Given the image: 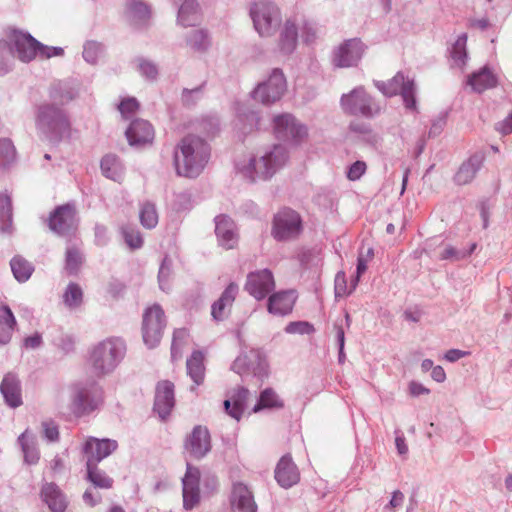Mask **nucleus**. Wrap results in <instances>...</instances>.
Returning <instances> with one entry per match:
<instances>
[{
	"label": "nucleus",
	"mask_w": 512,
	"mask_h": 512,
	"mask_svg": "<svg viewBox=\"0 0 512 512\" xmlns=\"http://www.w3.org/2000/svg\"><path fill=\"white\" fill-rule=\"evenodd\" d=\"M238 290V285L231 282L222 292L219 299L212 304L211 315L214 320L222 321L227 317L228 312L236 299Z\"/></svg>",
	"instance_id": "nucleus-27"
},
{
	"label": "nucleus",
	"mask_w": 512,
	"mask_h": 512,
	"mask_svg": "<svg viewBox=\"0 0 512 512\" xmlns=\"http://www.w3.org/2000/svg\"><path fill=\"white\" fill-rule=\"evenodd\" d=\"M294 302L292 291L277 292L270 295L267 308L271 314L284 316L292 311Z\"/></svg>",
	"instance_id": "nucleus-32"
},
{
	"label": "nucleus",
	"mask_w": 512,
	"mask_h": 512,
	"mask_svg": "<svg viewBox=\"0 0 512 512\" xmlns=\"http://www.w3.org/2000/svg\"><path fill=\"white\" fill-rule=\"evenodd\" d=\"M176 4L181 3L177 21L184 27L194 26L200 21V10L197 0H174Z\"/></svg>",
	"instance_id": "nucleus-33"
},
{
	"label": "nucleus",
	"mask_w": 512,
	"mask_h": 512,
	"mask_svg": "<svg viewBox=\"0 0 512 512\" xmlns=\"http://www.w3.org/2000/svg\"><path fill=\"white\" fill-rule=\"evenodd\" d=\"M166 326L165 314L160 305L154 304L143 314L142 336L149 348H154L161 340Z\"/></svg>",
	"instance_id": "nucleus-10"
},
{
	"label": "nucleus",
	"mask_w": 512,
	"mask_h": 512,
	"mask_svg": "<svg viewBox=\"0 0 512 512\" xmlns=\"http://www.w3.org/2000/svg\"><path fill=\"white\" fill-rule=\"evenodd\" d=\"M467 35L461 34L452 46L451 57L455 64L462 67L466 64L468 54L466 50Z\"/></svg>",
	"instance_id": "nucleus-49"
},
{
	"label": "nucleus",
	"mask_w": 512,
	"mask_h": 512,
	"mask_svg": "<svg viewBox=\"0 0 512 512\" xmlns=\"http://www.w3.org/2000/svg\"><path fill=\"white\" fill-rule=\"evenodd\" d=\"M131 146H142L151 143L154 139L152 125L143 119L134 120L125 132Z\"/></svg>",
	"instance_id": "nucleus-25"
},
{
	"label": "nucleus",
	"mask_w": 512,
	"mask_h": 512,
	"mask_svg": "<svg viewBox=\"0 0 512 512\" xmlns=\"http://www.w3.org/2000/svg\"><path fill=\"white\" fill-rule=\"evenodd\" d=\"M367 169L364 161H355L348 169L347 178L351 181H356L361 178Z\"/></svg>",
	"instance_id": "nucleus-61"
},
{
	"label": "nucleus",
	"mask_w": 512,
	"mask_h": 512,
	"mask_svg": "<svg viewBox=\"0 0 512 512\" xmlns=\"http://www.w3.org/2000/svg\"><path fill=\"white\" fill-rule=\"evenodd\" d=\"M12 224V202L8 195H0V229L9 232Z\"/></svg>",
	"instance_id": "nucleus-48"
},
{
	"label": "nucleus",
	"mask_w": 512,
	"mask_h": 512,
	"mask_svg": "<svg viewBox=\"0 0 512 512\" xmlns=\"http://www.w3.org/2000/svg\"><path fill=\"white\" fill-rule=\"evenodd\" d=\"M275 479L283 488H290L297 484L300 473L290 455H284L275 468Z\"/></svg>",
	"instance_id": "nucleus-24"
},
{
	"label": "nucleus",
	"mask_w": 512,
	"mask_h": 512,
	"mask_svg": "<svg viewBox=\"0 0 512 512\" xmlns=\"http://www.w3.org/2000/svg\"><path fill=\"white\" fill-rule=\"evenodd\" d=\"M118 447L117 441L112 439L89 438L83 447L87 465L98 464L101 460L112 454Z\"/></svg>",
	"instance_id": "nucleus-20"
},
{
	"label": "nucleus",
	"mask_w": 512,
	"mask_h": 512,
	"mask_svg": "<svg viewBox=\"0 0 512 512\" xmlns=\"http://www.w3.org/2000/svg\"><path fill=\"white\" fill-rule=\"evenodd\" d=\"M351 132L360 134L363 139L372 145H376L379 141V137L373 132L371 126L367 123L360 121H352L349 125Z\"/></svg>",
	"instance_id": "nucleus-51"
},
{
	"label": "nucleus",
	"mask_w": 512,
	"mask_h": 512,
	"mask_svg": "<svg viewBox=\"0 0 512 512\" xmlns=\"http://www.w3.org/2000/svg\"><path fill=\"white\" fill-rule=\"evenodd\" d=\"M175 404L174 384L168 380L157 384L153 410L161 420H166Z\"/></svg>",
	"instance_id": "nucleus-21"
},
{
	"label": "nucleus",
	"mask_w": 512,
	"mask_h": 512,
	"mask_svg": "<svg viewBox=\"0 0 512 512\" xmlns=\"http://www.w3.org/2000/svg\"><path fill=\"white\" fill-rule=\"evenodd\" d=\"M35 124L37 130L50 141H59L70 129L66 112L51 103L37 107Z\"/></svg>",
	"instance_id": "nucleus-4"
},
{
	"label": "nucleus",
	"mask_w": 512,
	"mask_h": 512,
	"mask_svg": "<svg viewBox=\"0 0 512 512\" xmlns=\"http://www.w3.org/2000/svg\"><path fill=\"white\" fill-rule=\"evenodd\" d=\"M284 331L288 334L310 335L315 329L308 321H293L286 325Z\"/></svg>",
	"instance_id": "nucleus-57"
},
{
	"label": "nucleus",
	"mask_w": 512,
	"mask_h": 512,
	"mask_svg": "<svg viewBox=\"0 0 512 512\" xmlns=\"http://www.w3.org/2000/svg\"><path fill=\"white\" fill-rule=\"evenodd\" d=\"M286 79L281 69L272 70L267 81L260 83L252 93L253 98L269 105L278 101L286 90Z\"/></svg>",
	"instance_id": "nucleus-13"
},
{
	"label": "nucleus",
	"mask_w": 512,
	"mask_h": 512,
	"mask_svg": "<svg viewBox=\"0 0 512 512\" xmlns=\"http://www.w3.org/2000/svg\"><path fill=\"white\" fill-rule=\"evenodd\" d=\"M215 234L219 244L226 249H233L238 243L236 225L226 215H219L215 218Z\"/></svg>",
	"instance_id": "nucleus-22"
},
{
	"label": "nucleus",
	"mask_w": 512,
	"mask_h": 512,
	"mask_svg": "<svg viewBox=\"0 0 512 512\" xmlns=\"http://www.w3.org/2000/svg\"><path fill=\"white\" fill-rule=\"evenodd\" d=\"M87 479L96 488L109 489L113 485V479L109 477L104 471L98 468V464L87 465Z\"/></svg>",
	"instance_id": "nucleus-41"
},
{
	"label": "nucleus",
	"mask_w": 512,
	"mask_h": 512,
	"mask_svg": "<svg viewBox=\"0 0 512 512\" xmlns=\"http://www.w3.org/2000/svg\"><path fill=\"white\" fill-rule=\"evenodd\" d=\"M63 302L69 309L80 307L83 302L82 288L77 283H69L63 294Z\"/></svg>",
	"instance_id": "nucleus-47"
},
{
	"label": "nucleus",
	"mask_w": 512,
	"mask_h": 512,
	"mask_svg": "<svg viewBox=\"0 0 512 512\" xmlns=\"http://www.w3.org/2000/svg\"><path fill=\"white\" fill-rule=\"evenodd\" d=\"M258 124L259 116L256 112L249 109L239 112L236 126L243 135L252 132Z\"/></svg>",
	"instance_id": "nucleus-43"
},
{
	"label": "nucleus",
	"mask_w": 512,
	"mask_h": 512,
	"mask_svg": "<svg viewBox=\"0 0 512 512\" xmlns=\"http://www.w3.org/2000/svg\"><path fill=\"white\" fill-rule=\"evenodd\" d=\"M298 24L299 30H301L302 40L306 44L313 43L316 40L318 34L316 24L306 19H301Z\"/></svg>",
	"instance_id": "nucleus-55"
},
{
	"label": "nucleus",
	"mask_w": 512,
	"mask_h": 512,
	"mask_svg": "<svg viewBox=\"0 0 512 512\" xmlns=\"http://www.w3.org/2000/svg\"><path fill=\"white\" fill-rule=\"evenodd\" d=\"M127 8L129 18L136 26L145 25L151 17L149 6L141 1L130 0L127 3Z\"/></svg>",
	"instance_id": "nucleus-36"
},
{
	"label": "nucleus",
	"mask_w": 512,
	"mask_h": 512,
	"mask_svg": "<svg viewBox=\"0 0 512 512\" xmlns=\"http://www.w3.org/2000/svg\"><path fill=\"white\" fill-rule=\"evenodd\" d=\"M103 403V389L95 381H87L75 385L71 409L75 416L88 415Z\"/></svg>",
	"instance_id": "nucleus-5"
},
{
	"label": "nucleus",
	"mask_w": 512,
	"mask_h": 512,
	"mask_svg": "<svg viewBox=\"0 0 512 512\" xmlns=\"http://www.w3.org/2000/svg\"><path fill=\"white\" fill-rule=\"evenodd\" d=\"M287 159V149L281 144H276L259 158H251L241 173L251 182L267 180L285 165Z\"/></svg>",
	"instance_id": "nucleus-3"
},
{
	"label": "nucleus",
	"mask_w": 512,
	"mask_h": 512,
	"mask_svg": "<svg viewBox=\"0 0 512 512\" xmlns=\"http://www.w3.org/2000/svg\"><path fill=\"white\" fill-rule=\"evenodd\" d=\"M248 396L249 390L244 387H239L232 395L231 400L226 399L224 401V408L226 413L239 421L244 412Z\"/></svg>",
	"instance_id": "nucleus-34"
},
{
	"label": "nucleus",
	"mask_w": 512,
	"mask_h": 512,
	"mask_svg": "<svg viewBox=\"0 0 512 512\" xmlns=\"http://www.w3.org/2000/svg\"><path fill=\"white\" fill-rule=\"evenodd\" d=\"M203 360L202 352L194 351L186 362L187 373L196 385H200L204 380L205 367Z\"/></svg>",
	"instance_id": "nucleus-37"
},
{
	"label": "nucleus",
	"mask_w": 512,
	"mask_h": 512,
	"mask_svg": "<svg viewBox=\"0 0 512 512\" xmlns=\"http://www.w3.org/2000/svg\"><path fill=\"white\" fill-rule=\"evenodd\" d=\"M274 131L278 139L300 142L307 136V128L292 114L284 113L274 117Z\"/></svg>",
	"instance_id": "nucleus-14"
},
{
	"label": "nucleus",
	"mask_w": 512,
	"mask_h": 512,
	"mask_svg": "<svg viewBox=\"0 0 512 512\" xmlns=\"http://www.w3.org/2000/svg\"><path fill=\"white\" fill-rule=\"evenodd\" d=\"M231 369L241 376L253 375L259 379L268 376V363L259 349L242 352L233 362Z\"/></svg>",
	"instance_id": "nucleus-9"
},
{
	"label": "nucleus",
	"mask_w": 512,
	"mask_h": 512,
	"mask_svg": "<svg viewBox=\"0 0 512 512\" xmlns=\"http://www.w3.org/2000/svg\"><path fill=\"white\" fill-rule=\"evenodd\" d=\"M10 266L15 279L20 283L26 282L34 271L32 263L20 255L14 256L11 259Z\"/></svg>",
	"instance_id": "nucleus-38"
},
{
	"label": "nucleus",
	"mask_w": 512,
	"mask_h": 512,
	"mask_svg": "<svg viewBox=\"0 0 512 512\" xmlns=\"http://www.w3.org/2000/svg\"><path fill=\"white\" fill-rule=\"evenodd\" d=\"M18 442L21 445L25 462L30 465L36 464L39 460V451L34 441L28 439L27 430L18 437Z\"/></svg>",
	"instance_id": "nucleus-46"
},
{
	"label": "nucleus",
	"mask_w": 512,
	"mask_h": 512,
	"mask_svg": "<svg viewBox=\"0 0 512 512\" xmlns=\"http://www.w3.org/2000/svg\"><path fill=\"white\" fill-rule=\"evenodd\" d=\"M139 107V103L135 98H127L121 101L119 110L123 115L134 113Z\"/></svg>",
	"instance_id": "nucleus-63"
},
{
	"label": "nucleus",
	"mask_w": 512,
	"mask_h": 512,
	"mask_svg": "<svg viewBox=\"0 0 512 512\" xmlns=\"http://www.w3.org/2000/svg\"><path fill=\"white\" fill-rule=\"evenodd\" d=\"M126 354V345L121 338L111 337L98 343L91 351L90 363L93 373L106 376L112 373Z\"/></svg>",
	"instance_id": "nucleus-2"
},
{
	"label": "nucleus",
	"mask_w": 512,
	"mask_h": 512,
	"mask_svg": "<svg viewBox=\"0 0 512 512\" xmlns=\"http://www.w3.org/2000/svg\"><path fill=\"white\" fill-rule=\"evenodd\" d=\"M465 254L463 253V250H458L454 248L453 246H447L441 253L440 258L442 260H452V261H459L462 259H465Z\"/></svg>",
	"instance_id": "nucleus-62"
},
{
	"label": "nucleus",
	"mask_w": 512,
	"mask_h": 512,
	"mask_svg": "<svg viewBox=\"0 0 512 512\" xmlns=\"http://www.w3.org/2000/svg\"><path fill=\"white\" fill-rule=\"evenodd\" d=\"M11 40L15 48V53L19 60L22 62H30L37 55L40 54V50H47V46L36 40L29 33H23L21 31H14Z\"/></svg>",
	"instance_id": "nucleus-16"
},
{
	"label": "nucleus",
	"mask_w": 512,
	"mask_h": 512,
	"mask_svg": "<svg viewBox=\"0 0 512 512\" xmlns=\"http://www.w3.org/2000/svg\"><path fill=\"white\" fill-rule=\"evenodd\" d=\"M76 94L77 92L71 86L63 82L53 84L49 92L50 98L61 105L72 101Z\"/></svg>",
	"instance_id": "nucleus-40"
},
{
	"label": "nucleus",
	"mask_w": 512,
	"mask_h": 512,
	"mask_svg": "<svg viewBox=\"0 0 512 512\" xmlns=\"http://www.w3.org/2000/svg\"><path fill=\"white\" fill-rule=\"evenodd\" d=\"M79 219L76 206L73 203H66L57 206L49 215V229L61 237H71L78 229Z\"/></svg>",
	"instance_id": "nucleus-8"
},
{
	"label": "nucleus",
	"mask_w": 512,
	"mask_h": 512,
	"mask_svg": "<svg viewBox=\"0 0 512 512\" xmlns=\"http://www.w3.org/2000/svg\"><path fill=\"white\" fill-rule=\"evenodd\" d=\"M3 310L5 315L0 316V344H7L11 340L16 320L8 306H4Z\"/></svg>",
	"instance_id": "nucleus-45"
},
{
	"label": "nucleus",
	"mask_w": 512,
	"mask_h": 512,
	"mask_svg": "<svg viewBox=\"0 0 512 512\" xmlns=\"http://www.w3.org/2000/svg\"><path fill=\"white\" fill-rule=\"evenodd\" d=\"M299 33V24L296 19H287L280 30L278 39V49L283 55H289L294 52L297 46Z\"/></svg>",
	"instance_id": "nucleus-28"
},
{
	"label": "nucleus",
	"mask_w": 512,
	"mask_h": 512,
	"mask_svg": "<svg viewBox=\"0 0 512 512\" xmlns=\"http://www.w3.org/2000/svg\"><path fill=\"white\" fill-rule=\"evenodd\" d=\"M187 45L195 52L203 53L210 47L209 34L204 29L192 30L186 37Z\"/></svg>",
	"instance_id": "nucleus-39"
},
{
	"label": "nucleus",
	"mask_w": 512,
	"mask_h": 512,
	"mask_svg": "<svg viewBox=\"0 0 512 512\" xmlns=\"http://www.w3.org/2000/svg\"><path fill=\"white\" fill-rule=\"evenodd\" d=\"M14 59L13 48L7 41H0V75L7 74L12 67Z\"/></svg>",
	"instance_id": "nucleus-52"
},
{
	"label": "nucleus",
	"mask_w": 512,
	"mask_h": 512,
	"mask_svg": "<svg viewBox=\"0 0 512 512\" xmlns=\"http://www.w3.org/2000/svg\"><path fill=\"white\" fill-rule=\"evenodd\" d=\"M231 504L234 512H256L257 505L250 489L243 483L233 485Z\"/></svg>",
	"instance_id": "nucleus-26"
},
{
	"label": "nucleus",
	"mask_w": 512,
	"mask_h": 512,
	"mask_svg": "<svg viewBox=\"0 0 512 512\" xmlns=\"http://www.w3.org/2000/svg\"><path fill=\"white\" fill-rule=\"evenodd\" d=\"M367 263L368 259L364 257V253L361 251L357 259L356 275L351 281V289L348 293H351L358 285L361 275L367 270Z\"/></svg>",
	"instance_id": "nucleus-60"
},
{
	"label": "nucleus",
	"mask_w": 512,
	"mask_h": 512,
	"mask_svg": "<svg viewBox=\"0 0 512 512\" xmlns=\"http://www.w3.org/2000/svg\"><path fill=\"white\" fill-rule=\"evenodd\" d=\"M40 496L51 512H65L68 505L67 498L55 483H45L41 488Z\"/></svg>",
	"instance_id": "nucleus-29"
},
{
	"label": "nucleus",
	"mask_w": 512,
	"mask_h": 512,
	"mask_svg": "<svg viewBox=\"0 0 512 512\" xmlns=\"http://www.w3.org/2000/svg\"><path fill=\"white\" fill-rule=\"evenodd\" d=\"M283 401L278 397L276 392L271 388L264 389L259 396V399L253 407V412H259L266 408H282Z\"/></svg>",
	"instance_id": "nucleus-42"
},
{
	"label": "nucleus",
	"mask_w": 512,
	"mask_h": 512,
	"mask_svg": "<svg viewBox=\"0 0 512 512\" xmlns=\"http://www.w3.org/2000/svg\"><path fill=\"white\" fill-rule=\"evenodd\" d=\"M301 231L302 220L296 211L285 208L274 216L272 235L277 241L295 239Z\"/></svg>",
	"instance_id": "nucleus-11"
},
{
	"label": "nucleus",
	"mask_w": 512,
	"mask_h": 512,
	"mask_svg": "<svg viewBox=\"0 0 512 512\" xmlns=\"http://www.w3.org/2000/svg\"><path fill=\"white\" fill-rule=\"evenodd\" d=\"M254 28L260 36H271L280 27L279 8L269 0H258L250 8Z\"/></svg>",
	"instance_id": "nucleus-7"
},
{
	"label": "nucleus",
	"mask_w": 512,
	"mask_h": 512,
	"mask_svg": "<svg viewBox=\"0 0 512 512\" xmlns=\"http://www.w3.org/2000/svg\"><path fill=\"white\" fill-rule=\"evenodd\" d=\"M44 435L49 441H57L59 438L58 426L52 421L42 423Z\"/></svg>",
	"instance_id": "nucleus-64"
},
{
	"label": "nucleus",
	"mask_w": 512,
	"mask_h": 512,
	"mask_svg": "<svg viewBox=\"0 0 512 512\" xmlns=\"http://www.w3.org/2000/svg\"><path fill=\"white\" fill-rule=\"evenodd\" d=\"M15 147L10 139L0 140V165L11 162L15 157Z\"/></svg>",
	"instance_id": "nucleus-58"
},
{
	"label": "nucleus",
	"mask_w": 512,
	"mask_h": 512,
	"mask_svg": "<svg viewBox=\"0 0 512 512\" xmlns=\"http://www.w3.org/2000/svg\"><path fill=\"white\" fill-rule=\"evenodd\" d=\"M138 70L142 76L149 80H155L158 75V69L155 63L144 58H138Z\"/></svg>",
	"instance_id": "nucleus-59"
},
{
	"label": "nucleus",
	"mask_w": 512,
	"mask_h": 512,
	"mask_svg": "<svg viewBox=\"0 0 512 512\" xmlns=\"http://www.w3.org/2000/svg\"><path fill=\"white\" fill-rule=\"evenodd\" d=\"M275 288V281L269 269L251 272L247 275L245 290L256 300H262Z\"/></svg>",
	"instance_id": "nucleus-15"
},
{
	"label": "nucleus",
	"mask_w": 512,
	"mask_h": 512,
	"mask_svg": "<svg viewBox=\"0 0 512 512\" xmlns=\"http://www.w3.org/2000/svg\"><path fill=\"white\" fill-rule=\"evenodd\" d=\"M104 52V47L96 41H87L83 48V58L90 64H95L99 56Z\"/></svg>",
	"instance_id": "nucleus-54"
},
{
	"label": "nucleus",
	"mask_w": 512,
	"mask_h": 512,
	"mask_svg": "<svg viewBox=\"0 0 512 512\" xmlns=\"http://www.w3.org/2000/svg\"><path fill=\"white\" fill-rule=\"evenodd\" d=\"M341 106L345 113L364 118H374L382 110L380 103L360 86L341 97Z\"/></svg>",
	"instance_id": "nucleus-6"
},
{
	"label": "nucleus",
	"mask_w": 512,
	"mask_h": 512,
	"mask_svg": "<svg viewBox=\"0 0 512 512\" xmlns=\"http://www.w3.org/2000/svg\"><path fill=\"white\" fill-rule=\"evenodd\" d=\"M84 262L82 252L75 246L66 249L65 270L69 275H77Z\"/></svg>",
	"instance_id": "nucleus-44"
},
{
	"label": "nucleus",
	"mask_w": 512,
	"mask_h": 512,
	"mask_svg": "<svg viewBox=\"0 0 512 512\" xmlns=\"http://www.w3.org/2000/svg\"><path fill=\"white\" fill-rule=\"evenodd\" d=\"M122 236L125 243L131 249H138L143 245V239L140 232L133 226H123L121 228Z\"/></svg>",
	"instance_id": "nucleus-53"
},
{
	"label": "nucleus",
	"mask_w": 512,
	"mask_h": 512,
	"mask_svg": "<svg viewBox=\"0 0 512 512\" xmlns=\"http://www.w3.org/2000/svg\"><path fill=\"white\" fill-rule=\"evenodd\" d=\"M172 273V260L166 256L163 258L159 272H158V281L159 287L161 290L165 291L168 289V280Z\"/></svg>",
	"instance_id": "nucleus-56"
},
{
	"label": "nucleus",
	"mask_w": 512,
	"mask_h": 512,
	"mask_svg": "<svg viewBox=\"0 0 512 512\" xmlns=\"http://www.w3.org/2000/svg\"><path fill=\"white\" fill-rule=\"evenodd\" d=\"M102 174L113 181H121L124 168L120 159L114 154L105 155L100 163Z\"/></svg>",
	"instance_id": "nucleus-35"
},
{
	"label": "nucleus",
	"mask_w": 512,
	"mask_h": 512,
	"mask_svg": "<svg viewBox=\"0 0 512 512\" xmlns=\"http://www.w3.org/2000/svg\"><path fill=\"white\" fill-rule=\"evenodd\" d=\"M365 51V45L358 39H350L334 53L333 63L340 68L355 66Z\"/></svg>",
	"instance_id": "nucleus-19"
},
{
	"label": "nucleus",
	"mask_w": 512,
	"mask_h": 512,
	"mask_svg": "<svg viewBox=\"0 0 512 512\" xmlns=\"http://www.w3.org/2000/svg\"><path fill=\"white\" fill-rule=\"evenodd\" d=\"M484 159L485 154L483 152H476L471 155L455 173L453 177L454 183L459 186L471 183L481 169Z\"/></svg>",
	"instance_id": "nucleus-23"
},
{
	"label": "nucleus",
	"mask_w": 512,
	"mask_h": 512,
	"mask_svg": "<svg viewBox=\"0 0 512 512\" xmlns=\"http://www.w3.org/2000/svg\"><path fill=\"white\" fill-rule=\"evenodd\" d=\"M200 470L187 463V469L182 478L183 507L192 510L200 501Z\"/></svg>",
	"instance_id": "nucleus-17"
},
{
	"label": "nucleus",
	"mask_w": 512,
	"mask_h": 512,
	"mask_svg": "<svg viewBox=\"0 0 512 512\" xmlns=\"http://www.w3.org/2000/svg\"><path fill=\"white\" fill-rule=\"evenodd\" d=\"M375 85L387 97H392L400 93L405 107L410 110L416 109L414 81L406 80L403 73L398 72L388 82L377 81Z\"/></svg>",
	"instance_id": "nucleus-12"
},
{
	"label": "nucleus",
	"mask_w": 512,
	"mask_h": 512,
	"mask_svg": "<svg viewBox=\"0 0 512 512\" xmlns=\"http://www.w3.org/2000/svg\"><path fill=\"white\" fill-rule=\"evenodd\" d=\"M0 391L9 407L17 408L22 405L21 385L15 374L7 373L3 377Z\"/></svg>",
	"instance_id": "nucleus-30"
},
{
	"label": "nucleus",
	"mask_w": 512,
	"mask_h": 512,
	"mask_svg": "<svg viewBox=\"0 0 512 512\" xmlns=\"http://www.w3.org/2000/svg\"><path fill=\"white\" fill-rule=\"evenodd\" d=\"M497 83V77L487 66L473 72L467 79V85L471 86L472 90L477 93L494 88Z\"/></svg>",
	"instance_id": "nucleus-31"
},
{
	"label": "nucleus",
	"mask_w": 512,
	"mask_h": 512,
	"mask_svg": "<svg viewBox=\"0 0 512 512\" xmlns=\"http://www.w3.org/2000/svg\"><path fill=\"white\" fill-rule=\"evenodd\" d=\"M210 158V146L195 135L184 137L174 151V162L178 175L197 177Z\"/></svg>",
	"instance_id": "nucleus-1"
},
{
	"label": "nucleus",
	"mask_w": 512,
	"mask_h": 512,
	"mask_svg": "<svg viewBox=\"0 0 512 512\" xmlns=\"http://www.w3.org/2000/svg\"><path fill=\"white\" fill-rule=\"evenodd\" d=\"M140 222L141 224L147 228L152 229L158 223V213L156 207L151 202H146L141 206L140 213Z\"/></svg>",
	"instance_id": "nucleus-50"
},
{
	"label": "nucleus",
	"mask_w": 512,
	"mask_h": 512,
	"mask_svg": "<svg viewBox=\"0 0 512 512\" xmlns=\"http://www.w3.org/2000/svg\"><path fill=\"white\" fill-rule=\"evenodd\" d=\"M185 450L195 459H201L211 450L210 433L206 427L197 425L185 440Z\"/></svg>",
	"instance_id": "nucleus-18"
}]
</instances>
